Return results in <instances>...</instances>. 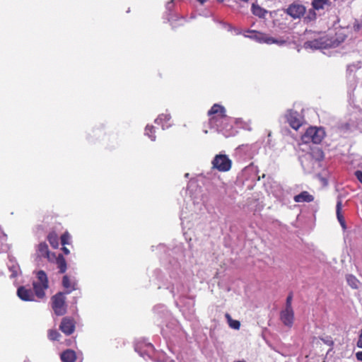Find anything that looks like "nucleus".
<instances>
[{
  "instance_id": "nucleus-12",
  "label": "nucleus",
  "mask_w": 362,
  "mask_h": 362,
  "mask_svg": "<svg viewBox=\"0 0 362 362\" xmlns=\"http://www.w3.org/2000/svg\"><path fill=\"white\" fill-rule=\"evenodd\" d=\"M305 11L306 8L303 5L293 3L288 6L286 12L293 18L296 19L303 16Z\"/></svg>"
},
{
  "instance_id": "nucleus-10",
  "label": "nucleus",
  "mask_w": 362,
  "mask_h": 362,
  "mask_svg": "<svg viewBox=\"0 0 362 362\" xmlns=\"http://www.w3.org/2000/svg\"><path fill=\"white\" fill-rule=\"evenodd\" d=\"M208 115L209 116L212 115H218L217 116H214L211 118H210V124L211 125H214V124H215L218 119H226L225 107L218 104H214L209 110Z\"/></svg>"
},
{
  "instance_id": "nucleus-28",
  "label": "nucleus",
  "mask_w": 362,
  "mask_h": 362,
  "mask_svg": "<svg viewBox=\"0 0 362 362\" xmlns=\"http://www.w3.org/2000/svg\"><path fill=\"white\" fill-rule=\"evenodd\" d=\"M47 240L53 248H57L59 246L58 235L55 232H51L47 235Z\"/></svg>"
},
{
  "instance_id": "nucleus-9",
  "label": "nucleus",
  "mask_w": 362,
  "mask_h": 362,
  "mask_svg": "<svg viewBox=\"0 0 362 362\" xmlns=\"http://www.w3.org/2000/svg\"><path fill=\"white\" fill-rule=\"evenodd\" d=\"M177 274H178L177 272L174 273L173 271L170 272V276L172 279H174V282H173L172 285L168 287V288L170 289V293L174 297L175 295H178L181 298L185 293V288L184 284L180 280L177 279Z\"/></svg>"
},
{
  "instance_id": "nucleus-51",
  "label": "nucleus",
  "mask_w": 362,
  "mask_h": 362,
  "mask_svg": "<svg viewBox=\"0 0 362 362\" xmlns=\"http://www.w3.org/2000/svg\"><path fill=\"white\" fill-rule=\"evenodd\" d=\"M200 4L203 5L207 0H197Z\"/></svg>"
},
{
  "instance_id": "nucleus-26",
  "label": "nucleus",
  "mask_w": 362,
  "mask_h": 362,
  "mask_svg": "<svg viewBox=\"0 0 362 362\" xmlns=\"http://www.w3.org/2000/svg\"><path fill=\"white\" fill-rule=\"evenodd\" d=\"M247 33H250L251 35H248L244 34L245 37H250L259 43L262 42V40L264 33L257 32V31L253 30H247Z\"/></svg>"
},
{
  "instance_id": "nucleus-34",
  "label": "nucleus",
  "mask_w": 362,
  "mask_h": 362,
  "mask_svg": "<svg viewBox=\"0 0 362 362\" xmlns=\"http://www.w3.org/2000/svg\"><path fill=\"white\" fill-rule=\"evenodd\" d=\"M145 135L148 136L151 141H154L156 139L155 135V127L152 125H147L145 128Z\"/></svg>"
},
{
  "instance_id": "nucleus-22",
  "label": "nucleus",
  "mask_w": 362,
  "mask_h": 362,
  "mask_svg": "<svg viewBox=\"0 0 362 362\" xmlns=\"http://www.w3.org/2000/svg\"><path fill=\"white\" fill-rule=\"evenodd\" d=\"M54 259L56 260V264L57 265V268L59 269V272L60 274H64L67 268L66 262L64 256L59 254L57 257L55 256Z\"/></svg>"
},
{
  "instance_id": "nucleus-35",
  "label": "nucleus",
  "mask_w": 362,
  "mask_h": 362,
  "mask_svg": "<svg viewBox=\"0 0 362 362\" xmlns=\"http://www.w3.org/2000/svg\"><path fill=\"white\" fill-rule=\"evenodd\" d=\"M226 317L228 320L229 326L234 329H239L240 327V323L238 320H232L229 314H226Z\"/></svg>"
},
{
  "instance_id": "nucleus-18",
  "label": "nucleus",
  "mask_w": 362,
  "mask_h": 362,
  "mask_svg": "<svg viewBox=\"0 0 362 362\" xmlns=\"http://www.w3.org/2000/svg\"><path fill=\"white\" fill-rule=\"evenodd\" d=\"M295 202H312L314 200V197L307 191H303L300 194L295 195L293 197Z\"/></svg>"
},
{
  "instance_id": "nucleus-29",
  "label": "nucleus",
  "mask_w": 362,
  "mask_h": 362,
  "mask_svg": "<svg viewBox=\"0 0 362 362\" xmlns=\"http://www.w3.org/2000/svg\"><path fill=\"white\" fill-rule=\"evenodd\" d=\"M252 13L259 18H264L267 13V11L258 5L252 4Z\"/></svg>"
},
{
  "instance_id": "nucleus-13",
  "label": "nucleus",
  "mask_w": 362,
  "mask_h": 362,
  "mask_svg": "<svg viewBox=\"0 0 362 362\" xmlns=\"http://www.w3.org/2000/svg\"><path fill=\"white\" fill-rule=\"evenodd\" d=\"M59 329L66 335H71L75 330L74 320L67 317L62 318Z\"/></svg>"
},
{
  "instance_id": "nucleus-41",
  "label": "nucleus",
  "mask_w": 362,
  "mask_h": 362,
  "mask_svg": "<svg viewBox=\"0 0 362 362\" xmlns=\"http://www.w3.org/2000/svg\"><path fill=\"white\" fill-rule=\"evenodd\" d=\"M221 23L223 25V27L225 29H226L228 31L232 32L235 28L232 25H230V23H228L221 22Z\"/></svg>"
},
{
  "instance_id": "nucleus-44",
  "label": "nucleus",
  "mask_w": 362,
  "mask_h": 362,
  "mask_svg": "<svg viewBox=\"0 0 362 362\" xmlns=\"http://www.w3.org/2000/svg\"><path fill=\"white\" fill-rule=\"evenodd\" d=\"M170 264H171L173 270L177 272V270L180 269V264L176 260L173 259V262H170Z\"/></svg>"
},
{
  "instance_id": "nucleus-55",
  "label": "nucleus",
  "mask_w": 362,
  "mask_h": 362,
  "mask_svg": "<svg viewBox=\"0 0 362 362\" xmlns=\"http://www.w3.org/2000/svg\"><path fill=\"white\" fill-rule=\"evenodd\" d=\"M218 2L222 3L223 0H217Z\"/></svg>"
},
{
  "instance_id": "nucleus-24",
  "label": "nucleus",
  "mask_w": 362,
  "mask_h": 362,
  "mask_svg": "<svg viewBox=\"0 0 362 362\" xmlns=\"http://www.w3.org/2000/svg\"><path fill=\"white\" fill-rule=\"evenodd\" d=\"M33 289L35 294L39 298H42L45 296V291L48 288L49 286L42 285L40 283L33 282Z\"/></svg>"
},
{
  "instance_id": "nucleus-42",
  "label": "nucleus",
  "mask_w": 362,
  "mask_h": 362,
  "mask_svg": "<svg viewBox=\"0 0 362 362\" xmlns=\"http://www.w3.org/2000/svg\"><path fill=\"white\" fill-rule=\"evenodd\" d=\"M175 1V0H170V1H169V2H168V3L166 4L165 7H166V10H167L168 11H169V12H170V11H171L173 10V6H174V1Z\"/></svg>"
},
{
  "instance_id": "nucleus-54",
  "label": "nucleus",
  "mask_w": 362,
  "mask_h": 362,
  "mask_svg": "<svg viewBox=\"0 0 362 362\" xmlns=\"http://www.w3.org/2000/svg\"><path fill=\"white\" fill-rule=\"evenodd\" d=\"M167 15H168V16H170V14H169V13H168V14H167ZM168 21H170V17H168Z\"/></svg>"
},
{
  "instance_id": "nucleus-45",
  "label": "nucleus",
  "mask_w": 362,
  "mask_h": 362,
  "mask_svg": "<svg viewBox=\"0 0 362 362\" xmlns=\"http://www.w3.org/2000/svg\"><path fill=\"white\" fill-rule=\"evenodd\" d=\"M356 346L358 348L362 349V329L360 330V334L358 336V339L356 343Z\"/></svg>"
},
{
  "instance_id": "nucleus-19",
  "label": "nucleus",
  "mask_w": 362,
  "mask_h": 362,
  "mask_svg": "<svg viewBox=\"0 0 362 362\" xmlns=\"http://www.w3.org/2000/svg\"><path fill=\"white\" fill-rule=\"evenodd\" d=\"M62 286L66 289L65 294H69L76 290V282L71 281L68 276L65 275L62 278Z\"/></svg>"
},
{
  "instance_id": "nucleus-15",
  "label": "nucleus",
  "mask_w": 362,
  "mask_h": 362,
  "mask_svg": "<svg viewBox=\"0 0 362 362\" xmlns=\"http://www.w3.org/2000/svg\"><path fill=\"white\" fill-rule=\"evenodd\" d=\"M280 320L285 326L291 327L294 320L293 310L288 308L283 309L280 312Z\"/></svg>"
},
{
  "instance_id": "nucleus-17",
  "label": "nucleus",
  "mask_w": 362,
  "mask_h": 362,
  "mask_svg": "<svg viewBox=\"0 0 362 362\" xmlns=\"http://www.w3.org/2000/svg\"><path fill=\"white\" fill-rule=\"evenodd\" d=\"M171 116L170 114H160L155 119V123L161 125L162 129L165 130L171 127L170 124H167L170 121Z\"/></svg>"
},
{
  "instance_id": "nucleus-56",
  "label": "nucleus",
  "mask_w": 362,
  "mask_h": 362,
  "mask_svg": "<svg viewBox=\"0 0 362 362\" xmlns=\"http://www.w3.org/2000/svg\"><path fill=\"white\" fill-rule=\"evenodd\" d=\"M254 168H250V167H248V168H246V169H253Z\"/></svg>"
},
{
  "instance_id": "nucleus-53",
  "label": "nucleus",
  "mask_w": 362,
  "mask_h": 362,
  "mask_svg": "<svg viewBox=\"0 0 362 362\" xmlns=\"http://www.w3.org/2000/svg\"><path fill=\"white\" fill-rule=\"evenodd\" d=\"M158 247L159 248H163V247H164V245H159Z\"/></svg>"
},
{
  "instance_id": "nucleus-20",
  "label": "nucleus",
  "mask_w": 362,
  "mask_h": 362,
  "mask_svg": "<svg viewBox=\"0 0 362 362\" xmlns=\"http://www.w3.org/2000/svg\"><path fill=\"white\" fill-rule=\"evenodd\" d=\"M329 0H313L312 1V7L314 10H321L328 8L331 6Z\"/></svg>"
},
{
  "instance_id": "nucleus-46",
  "label": "nucleus",
  "mask_w": 362,
  "mask_h": 362,
  "mask_svg": "<svg viewBox=\"0 0 362 362\" xmlns=\"http://www.w3.org/2000/svg\"><path fill=\"white\" fill-rule=\"evenodd\" d=\"M356 359L358 361H362V351H358L356 354Z\"/></svg>"
},
{
  "instance_id": "nucleus-37",
  "label": "nucleus",
  "mask_w": 362,
  "mask_h": 362,
  "mask_svg": "<svg viewBox=\"0 0 362 362\" xmlns=\"http://www.w3.org/2000/svg\"><path fill=\"white\" fill-rule=\"evenodd\" d=\"M70 240L71 236L68 232H65L61 236V243L63 246L65 245H69Z\"/></svg>"
},
{
  "instance_id": "nucleus-3",
  "label": "nucleus",
  "mask_w": 362,
  "mask_h": 362,
  "mask_svg": "<svg viewBox=\"0 0 362 362\" xmlns=\"http://www.w3.org/2000/svg\"><path fill=\"white\" fill-rule=\"evenodd\" d=\"M52 308L58 316L64 315L66 313L65 293L58 292L52 297Z\"/></svg>"
},
{
  "instance_id": "nucleus-7",
  "label": "nucleus",
  "mask_w": 362,
  "mask_h": 362,
  "mask_svg": "<svg viewBox=\"0 0 362 362\" xmlns=\"http://www.w3.org/2000/svg\"><path fill=\"white\" fill-rule=\"evenodd\" d=\"M324 153L320 148L312 149L311 152L303 155L300 158V163L305 165L307 161H313L314 164L320 166V162L324 159Z\"/></svg>"
},
{
  "instance_id": "nucleus-48",
  "label": "nucleus",
  "mask_w": 362,
  "mask_h": 362,
  "mask_svg": "<svg viewBox=\"0 0 362 362\" xmlns=\"http://www.w3.org/2000/svg\"><path fill=\"white\" fill-rule=\"evenodd\" d=\"M216 127H212L213 128H216L218 131H223L227 128V127H219L218 124H216Z\"/></svg>"
},
{
  "instance_id": "nucleus-11",
  "label": "nucleus",
  "mask_w": 362,
  "mask_h": 362,
  "mask_svg": "<svg viewBox=\"0 0 362 362\" xmlns=\"http://www.w3.org/2000/svg\"><path fill=\"white\" fill-rule=\"evenodd\" d=\"M153 313L157 318V322L160 325L170 318V313L163 305H158L153 308Z\"/></svg>"
},
{
  "instance_id": "nucleus-25",
  "label": "nucleus",
  "mask_w": 362,
  "mask_h": 362,
  "mask_svg": "<svg viewBox=\"0 0 362 362\" xmlns=\"http://www.w3.org/2000/svg\"><path fill=\"white\" fill-rule=\"evenodd\" d=\"M8 267L9 271L11 272L10 277L12 279L16 278L18 276V272L20 269L19 265L15 260L10 259Z\"/></svg>"
},
{
  "instance_id": "nucleus-27",
  "label": "nucleus",
  "mask_w": 362,
  "mask_h": 362,
  "mask_svg": "<svg viewBox=\"0 0 362 362\" xmlns=\"http://www.w3.org/2000/svg\"><path fill=\"white\" fill-rule=\"evenodd\" d=\"M261 43H266L268 45H272V44L283 45V44L286 43V41H284V40L279 41L272 37H269V35L264 34Z\"/></svg>"
},
{
  "instance_id": "nucleus-39",
  "label": "nucleus",
  "mask_w": 362,
  "mask_h": 362,
  "mask_svg": "<svg viewBox=\"0 0 362 362\" xmlns=\"http://www.w3.org/2000/svg\"><path fill=\"white\" fill-rule=\"evenodd\" d=\"M293 293H290L286 300L285 308L293 309L292 308Z\"/></svg>"
},
{
  "instance_id": "nucleus-49",
  "label": "nucleus",
  "mask_w": 362,
  "mask_h": 362,
  "mask_svg": "<svg viewBox=\"0 0 362 362\" xmlns=\"http://www.w3.org/2000/svg\"><path fill=\"white\" fill-rule=\"evenodd\" d=\"M62 250L65 255H69L70 253L69 250L67 247H64V245L62 247Z\"/></svg>"
},
{
  "instance_id": "nucleus-16",
  "label": "nucleus",
  "mask_w": 362,
  "mask_h": 362,
  "mask_svg": "<svg viewBox=\"0 0 362 362\" xmlns=\"http://www.w3.org/2000/svg\"><path fill=\"white\" fill-rule=\"evenodd\" d=\"M17 296L23 301H33L35 300V295L30 288H26L25 286H21L17 290Z\"/></svg>"
},
{
  "instance_id": "nucleus-33",
  "label": "nucleus",
  "mask_w": 362,
  "mask_h": 362,
  "mask_svg": "<svg viewBox=\"0 0 362 362\" xmlns=\"http://www.w3.org/2000/svg\"><path fill=\"white\" fill-rule=\"evenodd\" d=\"M305 163V165L301 163V165L303 168V169L305 170V171H306L307 173H311L315 169H317L320 167L318 164H315V163L314 164L313 161H307Z\"/></svg>"
},
{
  "instance_id": "nucleus-8",
  "label": "nucleus",
  "mask_w": 362,
  "mask_h": 362,
  "mask_svg": "<svg viewBox=\"0 0 362 362\" xmlns=\"http://www.w3.org/2000/svg\"><path fill=\"white\" fill-rule=\"evenodd\" d=\"M285 117L291 127L295 130H298L303 122L301 115L293 110H288Z\"/></svg>"
},
{
  "instance_id": "nucleus-4",
  "label": "nucleus",
  "mask_w": 362,
  "mask_h": 362,
  "mask_svg": "<svg viewBox=\"0 0 362 362\" xmlns=\"http://www.w3.org/2000/svg\"><path fill=\"white\" fill-rule=\"evenodd\" d=\"M362 63L357 62L347 66L346 77L351 86H356L359 76L362 75Z\"/></svg>"
},
{
  "instance_id": "nucleus-32",
  "label": "nucleus",
  "mask_w": 362,
  "mask_h": 362,
  "mask_svg": "<svg viewBox=\"0 0 362 362\" xmlns=\"http://www.w3.org/2000/svg\"><path fill=\"white\" fill-rule=\"evenodd\" d=\"M194 302H192L191 306L189 308L187 311L184 307L180 308V310L182 312L183 315L188 320H190L194 314Z\"/></svg>"
},
{
  "instance_id": "nucleus-38",
  "label": "nucleus",
  "mask_w": 362,
  "mask_h": 362,
  "mask_svg": "<svg viewBox=\"0 0 362 362\" xmlns=\"http://www.w3.org/2000/svg\"><path fill=\"white\" fill-rule=\"evenodd\" d=\"M317 18V15H316V13H315V10H314L313 8V9H310L308 11V13L307 14V16L305 18H307L308 20H309L310 21H315Z\"/></svg>"
},
{
  "instance_id": "nucleus-43",
  "label": "nucleus",
  "mask_w": 362,
  "mask_h": 362,
  "mask_svg": "<svg viewBox=\"0 0 362 362\" xmlns=\"http://www.w3.org/2000/svg\"><path fill=\"white\" fill-rule=\"evenodd\" d=\"M354 175L356 176V177L357 178V180L361 183L362 185V171L361 170H356L355 173H354Z\"/></svg>"
},
{
  "instance_id": "nucleus-14",
  "label": "nucleus",
  "mask_w": 362,
  "mask_h": 362,
  "mask_svg": "<svg viewBox=\"0 0 362 362\" xmlns=\"http://www.w3.org/2000/svg\"><path fill=\"white\" fill-rule=\"evenodd\" d=\"M37 257H45L49 261H53L55 257L54 253H51L49 250L48 245L45 242L38 244L36 250Z\"/></svg>"
},
{
  "instance_id": "nucleus-23",
  "label": "nucleus",
  "mask_w": 362,
  "mask_h": 362,
  "mask_svg": "<svg viewBox=\"0 0 362 362\" xmlns=\"http://www.w3.org/2000/svg\"><path fill=\"white\" fill-rule=\"evenodd\" d=\"M341 207H342L341 199L340 198H338L337 202V206H336L337 217V219H338L340 225L341 226V227L344 229H346V223H345L343 216L341 214Z\"/></svg>"
},
{
  "instance_id": "nucleus-40",
  "label": "nucleus",
  "mask_w": 362,
  "mask_h": 362,
  "mask_svg": "<svg viewBox=\"0 0 362 362\" xmlns=\"http://www.w3.org/2000/svg\"><path fill=\"white\" fill-rule=\"evenodd\" d=\"M275 187L276 189L272 192V193L276 197H280L282 195V188L279 185H276Z\"/></svg>"
},
{
  "instance_id": "nucleus-36",
  "label": "nucleus",
  "mask_w": 362,
  "mask_h": 362,
  "mask_svg": "<svg viewBox=\"0 0 362 362\" xmlns=\"http://www.w3.org/2000/svg\"><path fill=\"white\" fill-rule=\"evenodd\" d=\"M60 337L61 334L56 329H49L48 331V338L51 341H58Z\"/></svg>"
},
{
  "instance_id": "nucleus-52",
  "label": "nucleus",
  "mask_w": 362,
  "mask_h": 362,
  "mask_svg": "<svg viewBox=\"0 0 362 362\" xmlns=\"http://www.w3.org/2000/svg\"><path fill=\"white\" fill-rule=\"evenodd\" d=\"M189 173H185V177L186 178H188V177H189Z\"/></svg>"
},
{
  "instance_id": "nucleus-47",
  "label": "nucleus",
  "mask_w": 362,
  "mask_h": 362,
  "mask_svg": "<svg viewBox=\"0 0 362 362\" xmlns=\"http://www.w3.org/2000/svg\"><path fill=\"white\" fill-rule=\"evenodd\" d=\"M322 340L324 341V342H325V344H327V345H329V346H332V345H333V344H334V343H333V341L331 340V339H330V338H329V339H326V340H325V339H322Z\"/></svg>"
},
{
  "instance_id": "nucleus-57",
  "label": "nucleus",
  "mask_w": 362,
  "mask_h": 362,
  "mask_svg": "<svg viewBox=\"0 0 362 362\" xmlns=\"http://www.w3.org/2000/svg\"><path fill=\"white\" fill-rule=\"evenodd\" d=\"M175 303H176V305L178 306V302L176 301Z\"/></svg>"
},
{
  "instance_id": "nucleus-21",
  "label": "nucleus",
  "mask_w": 362,
  "mask_h": 362,
  "mask_svg": "<svg viewBox=\"0 0 362 362\" xmlns=\"http://www.w3.org/2000/svg\"><path fill=\"white\" fill-rule=\"evenodd\" d=\"M76 359V353L73 350H65L61 354V360L62 362H75Z\"/></svg>"
},
{
  "instance_id": "nucleus-6",
  "label": "nucleus",
  "mask_w": 362,
  "mask_h": 362,
  "mask_svg": "<svg viewBox=\"0 0 362 362\" xmlns=\"http://www.w3.org/2000/svg\"><path fill=\"white\" fill-rule=\"evenodd\" d=\"M211 164L218 171L227 172L231 168L232 161L227 155L218 154L214 158Z\"/></svg>"
},
{
  "instance_id": "nucleus-30",
  "label": "nucleus",
  "mask_w": 362,
  "mask_h": 362,
  "mask_svg": "<svg viewBox=\"0 0 362 362\" xmlns=\"http://www.w3.org/2000/svg\"><path fill=\"white\" fill-rule=\"evenodd\" d=\"M346 279L347 284L352 288H358L359 281L355 276H354L352 274H348L346 276Z\"/></svg>"
},
{
  "instance_id": "nucleus-50",
  "label": "nucleus",
  "mask_w": 362,
  "mask_h": 362,
  "mask_svg": "<svg viewBox=\"0 0 362 362\" xmlns=\"http://www.w3.org/2000/svg\"><path fill=\"white\" fill-rule=\"evenodd\" d=\"M233 31H234L235 35H236L241 34V30L237 28H234Z\"/></svg>"
},
{
  "instance_id": "nucleus-31",
  "label": "nucleus",
  "mask_w": 362,
  "mask_h": 362,
  "mask_svg": "<svg viewBox=\"0 0 362 362\" xmlns=\"http://www.w3.org/2000/svg\"><path fill=\"white\" fill-rule=\"evenodd\" d=\"M37 283L48 286V279L46 273L43 270H40L37 273Z\"/></svg>"
},
{
  "instance_id": "nucleus-2",
  "label": "nucleus",
  "mask_w": 362,
  "mask_h": 362,
  "mask_svg": "<svg viewBox=\"0 0 362 362\" xmlns=\"http://www.w3.org/2000/svg\"><path fill=\"white\" fill-rule=\"evenodd\" d=\"M325 136V132L322 127H310L302 136L301 139L303 142L313 143L315 144H320Z\"/></svg>"
},
{
  "instance_id": "nucleus-5",
  "label": "nucleus",
  "mask_w": 362,
  "mask_h": 362,
  "mask_svg": "<svg viewBox=\"0 0 362 362\" xmlns=\"http://www.w3.org/2000/svg\"><path fill=\"white\" fill-rule=\"evenodd\" d=\"M134 350L144 358H154L155 348L150 342L144 340L137 341L134 345Z\"/></svg>"
},
{
  "instance_id": "nucleus-1",
  "label": "nucleus",
  "mask_w": 362,
  "mask_h": 362,
  "mask_svg": "<svg viewBox=\"0 0 362 362\" xmlns=\"http://www.w3.org/2000/svg\"><path fill=\"white\" fill-rule=\"evenodd\" d=\"M346 39V35H337L335 37H320L313 40L306 41L304 48L311 49H323L331 47H337Z\"/></svg>"
}]
</instances>
